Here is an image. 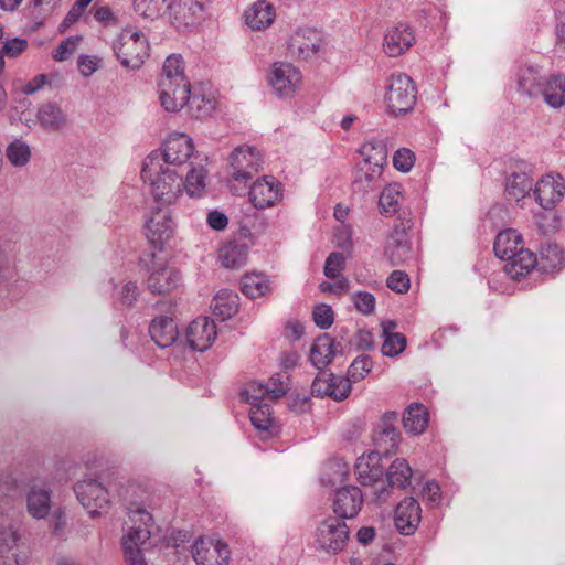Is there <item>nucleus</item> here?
<instances>
[{"label":"nucleus","mask_w":565,"mask_h":565,"mask_svg":"<svg viewBox=\"0 0 565 565\" xmlns=\"http://www.w3.org/2000/svg\"><path fill=\"white\" fill-rule=\"evenodd\" d=\"M129 518L134 526L121 541L125 561L129 565H146L143 551L158 544L161 540L160 529L145 509H129Z\"/></svg>","instance_id":"obj_1"},{"label":"nucleus","mask_w":565,"mask_h":565,"mask_svg":"<svg viewBox=\"0 0 565 565\" xmlns=\"http://www.w3.org/2000/svg\"><path fill=\"white\" fill-rule=\"evenodd\" d=\"M493 250L498 258L507 260L503 269L512 279H520L534 268L535 255L524 248L522 235L516 230L501 231L494 239Z\"/></svg>","instance_id":"obj_2"},{"label":"nucleus","mask_w":565,"mask_h":565,"mask_svg":"<svg viewBox=\"0 0 565 565\" xmlns=\"http://www.w3.org/2000/svg\"><path fill=\"white\" fill-rule=\"evenodd\" d=\"M140 174L145 182L150 183L154 200L162 205L172 204L182 193V177L173 169H163L158 156L146 158Z\"/></svg>","instance_id":"obj_3"},{"label":"nucleus","mask_w":565,"mask_h":565,"mask_svg":"<svg viewBox=\"0 0 565 565\" xmlns=\"http://www.w3.org/2000/svg\"><path fill=\"white\" fill-rule=\"evenodd\" d=\"M159 98L167 111H179L185 105L203 100L200 96H191V83L184 73H163L159 82Z\"/></svg>","instance_id":"obj_4"},{"label":"nucleus","mask_w":565,"mask_h":565,"mask_svg":"<svg viewBox=\"0 0 565 565\" xmlns=\"http://www.w3.org/2000/svg\"><path fill=\"white\" fill-rule=\"evenodd\" d=\"M154 252L140 256L139 264L148 271L147 287L153 295H164L173 291L181 282V273L154 262Z\"/></svg>","instance_id":"obj_5"},{"label":"nucleus","mask_w":565,"mask_h":565,"mask_svg":"<svg viewBox=\"0 0 565 565\" xmlns=\"http://www.w3.org/2000/svg\"><path fill=\"white\" fill-rule=\"evenodd\" d=\"M417 89L407 73L392 74L386 93L387 109L397 117L413 110Z\"/></svg>","instance_id":"obj_6"},{"label":"nucleus","mask_w":565,"mask_h":565,"mask_svg":"<svg viewBox=\"0 0 565 565\" xmlns=\"http://www.w3.org/2000/svg\"><path fill=\"white\" fill-rule=\"evenodd\" d=\"M114 53L122 67L136 71L149 56V43L143 33L126 31L114 46Z\"/></svg>","instance_id":"obj_7"},{"label":"nucleus","mask_w":565,"mask_h":565,"mask_svg":"<svg viewBox=\"0 0 565 565\" xmlns=\"http://www.w3.org/2000/svg\"><path fill=\"white\" fill-rule=\"evenodd\" d=\"M350 530L345 521L334 515L322 520L315 532L317 547L329 554H338L347 546Z\"/></svg>","instance_id":"obj_8"},{"label":"nucleus","mask_w":565,"mask_h":565,"mask_svg":"<svg viewBox=\"0 0 565 565\" xmlns=\"http://www.w3.org/2000/svg\"><path fill=\"white\" fill-rule=\"evenodd\" d=\"M323 39L316 29H299L287 43L288 52L298 61H311L318 57L322 49Z\"/></svg>","instance_id":"obj_9"},{"label":"nucleus","mask_w":565,"mask_h":565,"mask_svg":"<svg viewBox=\"0 0 565 565\" xmlns=\"http://www.w3.org/2000/svg\"><path fill=\"white\" fill-rule=\"evenodd\" d=\"M173 234L174 222L169 207H154L146 222V236L148 241L154 248L161 250L163 244L171 239Z\"/></svg>","instance_id":"obj_10"},{"label":"nucleus","mask_w":565,"mask_h":565,"mask_svg":"<svg viewBox=\"0 0 565 565\" xmlns=\"http://www.w3.org/2000/svg\"><path fill=\"white\" fill-rule=\"evenodd\" d=\"M196 565H228L231 551L222 540L200 537L192 547Z\"/></svg>","instance_id":"obj_11"},{"label":"nucleus","mask_w":565,"mask_h":565,"mask_svg":"<svg viewBox=\"0 0 565 565\" xmlns=\"http://www.w3.org/2000/svg\"><path fill=\"white\" fill-rule=\"evenodd\" d=\"M74 492L79 503L93 516L98 513V509H103L109 502L107 489L99 480L94 478L77 481L74 486Z\"/></svg>","instance_id":"obj_12"},{"label":"nucleus","mask_w":565,"mask_h":565,"mask_svg":"<svg viewBox=\"0 0 565 565\" xmlns=\"http://www.w3.org/2000/svg\"><path fill=\"white\" fill-rule=\"evenodd\" d=\"M231 175L235 181H247L262 167L259 153L252 147H237L230 156Z\"/></svg>","instance_id":"obj_13"},{"label":"nucleus","mask_w":565,"mask_h":565,"mask_svg":"<svg viewBox=\"0 0 565 565\" xmlns=\"http://www.w3.org/2000/svg\"><path fill=\"white\" fill-rule=\"evenodd\" d=\"M248 196L256 209L264 210L281 201L282 185L276 178L266 175L253 183Z\"/></svg>","instance_id":"obj_14"},{"label":"nucleus","mask_w":565,"mask_h":565,"mask_svg":"<svg viewBox=\"0 0 565 565\" xmlns=\"http://www.w3.org/2000/svg\"><path fill=\"white\" fill-rule=\"evenodd\" d=\"M363 505V493L356 486H344L334 492L332 509L334 516L345 521L355 518Z\"/></svg>","instance_id":"obj_15"},{"label":"nucleus","mask_w":565,"mask_h":565,"mask_svg":"<svg viewBox=\"0 0 565 565\" xmlns=\"http://www.w3.org/2000/svg\"><path fill=\"white\" fill-rule=\"evenodd\" d=\"M185 337L192 350L204 352L217 337L216 324L207 317H199L189 324Z\"/></svg>","instance_id":"obj_16"},{"label":"nucleus","mask_w":565,"mask_h":565,"mask_svg":"<svg viewBox=\"0 0 565 565\" xmlns=\"http://www.w3.org/2000/svg\"><path fill=\"white\" fill-rule=\"evenodd\" d=\"M564 190V180L561 174L556 177L546 174L536 182L533 194L541 207L552 210L563 199Z\"/></svg>","instance_id":"obj_17"},{"label":"nucleus","mask_w":565,"mask_h":565,"mask_svg":"<svg viewBox=\"0 0 565 565\" xmlns=\"http://www.w3.org/2000/svg\"><path fill=\"white\" fill-rule=\"evenodd\" d=\"M193 152V140L185 134H173L162 145V158L167 164L182 166Z\"/></svg>","instance_id":"obj_18"},{"label":"nucleus","mask_w":565,"mask_h":565,"mask_svg":"<svg viewBox=\"0 0 565 565\" xmlns=\"http://www.w3.org/2000/svg\"><path fill=\"white\" fill-rule=\"evenodd\" d=\"M384 255L391 266L404 265L412 258V245L405 227L395 226L387 237Z\"/></svg>","instance_id":"obj_19"},{"label":"nucleus","mask_w":565,"mask_h":565,"mask_svg":"<svg viewBox=\"0 0 565 565\" xmlns=\"http://www.w3.org/2000/svg\"><path fill=\"white\" fill-rule=\"evenodd\" d=\"M397 418V412H385L373 433V441L375 446L386 454L396 449L399 443V431L395 425Z\"/></svg>","instance_id":"obj_20"},{"label":"nucleus","mask_w":565,"mask_h":565,"mask_svg":"<svg viewBox=\"0 0 565 565\" xmlns=\"http://www.w3.org/2000/svg\"><path fill=\"white\" fill-rule=\"evenodd\" d=\"M420 520L422 509L415 498H405L397 504L394 513V522L401 534H413L418 527Z\"/></svg>","instance_id":"obj_21"},{"label":"nucleus","mask_w":565,"mask_h":565,"mask_svg":"<svg viewBox=\"0 0 565 565\" xmlns=\"http://www.w3.org/2000/svg\"><path fill=\"white\" fill-rule=\"evenodd\" d=\"M28 513L36 520L45 519L52 508V491L43 484L32 481L25 493Z\"/></svg>","instance_id":"obj_22"},{"label":"nucleus","mask_w":565,"mask_h":565,"mask_svg":"<svg viewBox=\"0 0 565 565\" xmlns=\"http://www.w3.org/2000/svg\"><path fill=\"white\" fill-rule=\"evenodd\" d=\"M169 15L180 26H193L203 20V6L196 0H170Z\"/></svg>","instance_id":"obj_23"},{"label":"nucleus","mask_w":565,"mask_h":565,"mask_svg":"<svg viewBox=\"0 0 565 565\" xmlns=\"http://www.w3.org/2000/svg\"><path fill=\"white\" fill-rule=\"evenodd\" d=\"M290 390V377L286 371L275 373L266 384L252 383L246 391H249L255 401L263 399L265 396L271 399H279Z\"/></svg>","instance_id":"obj_24"},{"label":"nucleus","mask_w":565,"mask_h":565,"mask_svg":"<svg viewBox=\"0 0 565 565\" xmlns=\"http://www.w3.org/2000/svg\"><path fill=\"white\" fill-rule=\"evenodd\" d=\"M415 36L412 29L404 23L390 28L384 36V52L392 57L405 53L414 43Z\"/></svg>","instance_id":"obj_25"},{"label":"nucleus","mask_w":565,"mask_h":565,"mask_svg":"<svg viewBox=\"0 0 565 565\" xmlns=\"http://www.w3.org/2000/svg\"><path fill=\"white\" fill-rule=\"evenodd\" d=\"M148 332L151 340L162 349L171 347L179 337L175 321L172 317L164 315L154 317L151 320Z\"/></svg>","instance_id":"obj_26"},{"label":"nucleus","mask_w":565,"mask_h":565,"mask_svg":"<svg viewBox=\"0 0 565 565\" xmlns=\"http://www.w3.org/2000/svg\"><path fill=\"white\" fill-rule=\"evenodd\" d=\"M354 473L362 486H373L381 480L384 468L381 465L380 452L371 451L367 456L359 457L354 465Z\"/></svg>","instance_id":"obj_27"},{"label":"nucleus","mask_w":565,"mask_h":565,"mask_svg":"<svg viewBox=\"0 0 565 565\" xmlns=\"http://www.w3.org/2000/svg\"><path fill=\"white\" fill-rule=\"evenodd\" d=\"M276 18L273 3L266 0H257L244 12L245 23L252 30H263L270 26Z\"/></svg>","instance_id":"obj_28"},{"label":"nucleus","mask_w":565,"mask_h":565,"mask_svg":"<svg viewBox=\"0 0 565 565\" xmlns=\"http://www.w3.org/2000/svg\"><path fill=\"white\" fill-rule=\"evenodd\" d=\"M248 250V243L234 238L222 245L218 250V258L224 267L237 269L247 263Z\"/></svg>","instance_id":"obj_29"},{"label":"nucleus","mask_w":565,"mask_h":565,"mask_svg":"<svg viewBox=\"0 0 565 565\" xmlns=\"http://www.w3.org/2000/svg\"><path fill=\"white\" fill-rule=\"evenodd\" d=\"M337 343L328 333L320 334L310 349L309 360L311 364L323 371L337 353Z\"/></svg>","instance_id":"obj_30"},{"label":"nucleus","mask_w":565,"mask_h":565,"mask_svg":"<svg viewBox=\"0 0 565 565\" xmlns=\"http://www.w3.org/2000/svg\"><path fill=\"white\" fill-rule=\"evenodd\" d=\"M278 97H291L302 82L301 73H268L266 78Z\"/></svg>","instance_id":"obj_31"},{"label":"nucleus","mask_w":565,"mask_h":565,"mask_svg":"<svg viewBox=\"0 0 565 565\" xmlns=\"http://www.w3.org/2000/svg\"><path fill=\"white\" fill-rule=\"evenodd\" d=\"M402 422L406 433L419 435L428 427L429 412L424 404L412 403L405 409Z\"/></svg>","instance_id":"obj_32"},{"label":"nucleus","mask_w":565,"mask_h":565,"mask_svg":"<svg viewBox=\"0 0 565 565\" xmlns=\"http://www.w3.org/2000/svg\"><path fill=\"white\" fill-rule=\"evenodd\" d=\"M533 191V179L525 171H513L505 179L508 200L519 202Z\"/></svg>","instance_id":"obj_33"},{"label":"nucleus","mask_w":565,"mask_h":565,"mask_svg":"<svg viewBox=\"0 0 565 565\" xmlns=\"http://www.w3.org/2000/svg\"><path fill=\"white\" fill-rule=\"evenodd\" d=\"M36 118L42 128L57 131L66 126V115L62 108L52 102L42 104L36 113Z\"/></svg>","instance_id":"obj_34"},{"label":"nucleus","mask_w":565,"mask_h":565,"mask_svg":"<svg viewBox=\"0 0 565 565\" xmlns=\"http://www.w3.org/2000/svg\"><path fill=\"white\" fill-rule=\"evenodd\" d=\"M211 308L215 317L225 321L237 313L238 295L231 290L223 289L213 298Z\"/></svg>","instance_id":"obj_35"},{"label":"nucleus","mask_w":565,"mask_h":565,"mask_svg":"<svg viewBox=\"0 0 565 565\" xmlns=\"http://www.w3.org/2000/svg\"><path fill=\"white\" fill-rule=\"evenodd\" d=\"M564 262L563 250L557 244H546L540 250V256H535L534 267L541 273H553L558 270Z\"/></svg>","instance_id":"obj_36"},{"label":"nucleus","mask_w":565,"mask_h":565,"mask_svg":"<svg viewBox=\"0 0 565 565\" xmlns=\"http://www.w3.org/2000/svg\"><path fill=\"white\" fill-rule=\"evenodd\" d=\"M246 398L245 401L252 405L249 411V418L255 428L262 431H267L273 425V416L270 406L266 403H263V399L255 401L252 397L249 391H245Z\"/></svg>","instance_id":"obj_37"},{"label":"nucleus","mask_w":565,"mask_h":565,"mask_svg":"<svg viewBox=\"0 0 565 565\" xmlns=\"http://www.w3.org/2000/svg\"><path fill=\"white\" fill-rule=\"evenodd\" d=\"M340 383L344 384L342 392L329 391L330 385H327V373L320 371L311 384V393L316 397L323 398L328 396L333 401L341 402L350 395L352 385L349 383V380H340Z\"/></svg>","instance_id":"obj_38"},{"label":"nucleus","mask_w":565,"mask_h":565,"mask_svg":"<svg viewBox=\"0 0 565 565\" xmlns=\"http://www.w3.org/2000/svg\"><path fill=\"white\" fill-rule=\"evenodd\" d=\"M387 150L385 146H377L374 154L369 156V163L373 164L372 172L362 171L364 173V183L361 184V192H369L373 189L374 182L380 179L383 172V167L386 164Z\"/></svg>","instance_id":"obj_39"},{"label":"nucleus","mask_w":565,"mask_h":565,"mask_svg":"<svg viewBox=\"0 0 565 565\" xmlns=\"http://www.w3.org/2000/svg\"><path fill=\"white\" fill-rule=\"evenodd\" d=\"M412 468L404 458L395 459L386 471V479L391 488L405 489L411 484Z\"/></svg>","instance_id":"obj_40"},{"label":"nucleus","mask_w":565,"mask_h":565,"mask_svg":"<svg viewBox=\"0 0 565 565\" xmlns=\"http://www.w3.org/2000/svg\"><path fill=\"white\" fill-rule=\"evenodd\" d=\"M170 0H135L134 10L139 15L156 20L169 12Z\"/></svg>","instance_id":"obj_41"},{"label":"nucleus","mask_w":565,"mask_h":565,"mask_svg":"<svg viewBox=\"0 0 565 565\" xmlns=\"http://www.w3.org/2000/svg\"><path fill=\"white\" fill-rule=\"evenodd\" d=\"M269 289L267 279L260 275H245L241 281V290L249 298H257Z\"/></svg>","instance_id":"obj_42"},{"label":"nucleus","mask_w":565,"mask_h":565,"mask_svg":"<svg viewBox=\"0 0 565 565\" xmlns=\"http://www.w3.org/2000/svg\"><path fill=\"white\" fill-rule=\"evenodd\" d=\"M31 480L23 477L17 470H6L0 475V491L4 495L14 494L23 484H30Z\"/></svg>","instance_id":"obj_43"},{"label":"nucleus","mask_w":565,"mask_h":565,"mask_svg":"<svg viewBox=\"0 0 565 565\" xmlns=\"http://www.w3.org/2000/svg\"><path fill=\"white\" fill-rule=\"evenodd\" d=\"M401 192L397 185L386 186L379 199V209L382 214L394 215L398 211Z\"/></svg>","instance_id":"obj_44"},{"label":"nucleus","mask_w":565,"mask_h":565,"mask_svg":"<svg viewBox=\"0 0 565 565\" xmlns=\"http://www.w3.org/2000/svg\"><path fill=\"white\" fill-rule=\"evenodd\" d=\"M206 171L203 167L192 168L182 182V188L185 189L189 195H200L205 189Z\"/></svg>","instance_id":"obj_45"},{"label":"nucleus","mask_w":565,"mask_h":565,"mask_svg":"<svg viewBox=\"0 0 565 565\" xmlns=\"http://www.w3.org/2000/svg\"><path fill=\"white\" fill-rule=\"evenodd\" d=\"M31 157L29 146L21 141L14 140L7 148V158L14 167L25 166Z\"/></svg>","instance_id":"obj_46"},{"label":"nucleus","mask_w":565,"mask_h":565,"mask_svg":"<svg viewBox=\"0 0 565 565\" xmlns=\"http://www.w3.org/2000/svg\"><path fill=\"white\" fill-rule=\"evenodd\" d=\"M373 362L369 355H359L349 366L348 376L345 379H350V383L363 380L365 375L371 372Z\"/></svg>","instance_id":"obj_47"},{"label":"nucleus","mask_w":565,"mask_h":565,"mask_svg":"<svg viewBox=\"0 0 565 565\" xmlns=\"http://www.w3.org/2000/svg\"><path fill=\"white\" fill-rule=\"evenodd\" d=\"M406 348V337L403 333L387 334L382 345V353L385 356H396Z\"/></svg>","instance_id":"obj_48"},{"label":"nucleus","mask_w":565,"mask_h":565,"mask_svg":"<svg viewBox=\"0 0 565 565\" xmlns=\"http://www.w3.org/2000/svg\"><path fill=\"white\" fill-rule=\"evenodd\" d=\"M345 257L342 253H331L324 264L323 273L330 279H335L340 276V273L344 269Z\"/></svg>","instance_id":"obj_49"},{"label":"nucleus","mask_w":565,"mask_h":565,"mask_svg":"<svg viewBox=\"0 0 565 565\" xmlns=\"http://www.w3.org/2000/svg\"><path fill=\"white\" fill-rule=\"evenodd\" d=\"M312 318L317 327L321 330H327L334 320L332 308L326 303L318 305L313 308Z\"/></svg>","instance_id":"obj_50"},{"label":"nucleus","mask_w":565,"mask_h":565,"mask_svg":"<svg viewBox=\"0 0 565 565\" xmlns=\"http://www.w3.org/2000/svg\"><path fill=\"white\" fill-rule=\"evenodd\" d=\"M386 286L397 294H405L411 287V280L405 271L394 270L387 277Z\"/></svg>","instance_id":"obj_51"},{"label":"nucleus","mask_w":565,"mask_h":565,"mask_svg":"<svg viewBox=\"0 0 565 565\" xmlns=\"http://www.w3.org/2000/svg\"><path fill=\"white\" fill-rule=\"evenodd\" d=\"M82 41L81 35L68 36L63 40L54 50L53 58L55 61L67 60L76 50L77 44Z\"/></svg>","instance_id":"obj_52"},{"label":"nucleus","mask_w":565,"mask_h":565,"mask_svg":"<svg viewBox=\"0 0 565 565\" xmlns=\"http://www.w3.org/2000/svg\"><path fill=\"white\" fill-rule=\"evenodd\" d=\"M19 534L12 527H3L0 530V556L18 550Z\"/></svg>","instance_id":"obj_53"},{"label":"nucleus","mask_w":565,"mask_h":565,"mask_svg":"<svg viewBox=\"0 0 565 565\" xmlns=\"http://www.w3.org/2000/svg\"><path fill=\"white\" fill-rule=\"evenodd\" d=\"M415 162V154L406 148L398 149L393 157L394 168L401 172H408Z\"/></svg>","instance_id":"obj_54"},{"label":"nucleus","mask_w":565,"mask_h":565,"mask_svg":"<svg viewBox=\"0 0 565 565\" xmlns=\"http://www.w3.org/2000/svg\"><path fill=\"white\" fill-rule=\"evenodd\" d=\"M354 306L363 315H371L375 309V297L367 291H358L353 295Z\"/></svg>","instance_id":"obj_55"},{"label":"nucleus","mask_w":565,"mask_h":565,"mask_svg":"<svg viewBox=\"0 0 565 565\" xmlns=\"http://www.w3.org/2000/svg\"><path fill=\"white\" fill-rule=\"evenodd\" d=\"M377 146H384V143L382 141L372 140L361 146L359 152L363 157V160L360 162V171L372 172L373 164L371 162L369 163V156L374 154Z\"/></svg>","instance_id":"obj_56"},{"label":"nucleus","mask_w":565,"mask_h":565,"mask_svg":"<svg viewBox=\"0 0 565 565\" xmlns=\"http://www.w3.org/2000/svg\"><path fill=\"white\" fill-rule=\"evenodd\" d=\"M46 84V75L44 73H40L33 79L18 86L17 89L21 90L24 95H32L43 88Z\"/></svg>","instance_id":"obj_57"},{"label":"nucleus","mask_w":565,"mask_h":565,"mask_svg":"<svg viewBox=\"0 0 565 565\" xmlns=\"http://www.w3.org/2000/svg\"><path fill=\"white\" fill-rule=\"evenodd\" d=\"M28 46V42L24 39L14 38L7 41L2 46V52L10 56L15 57L21 54Z\"/></svg>","instance_id":"obj_58"},{"label":"nucleus","mask_w":565,"mask_h":565,"mask_svg":"<svg viewBox=\"0 0 565 565\" xmlns=\"http://www.w3.org/2000/svg\"><path fill=\"white\" fill-rule=\"evenodd\" d=\"M138 295H139L138 287H137L136 282H132V281L127 282L121 288V291H120L121 303L127 307H131L137 301Z\"/></svg>","instance_id":"obj_59"},{"label":"nucleus","mask_w":565,"mask_h":565,"mask_svg":"<svg viewBox=\"0 0 565 565\" xmlns=\"http://www.w3.org/2000/svg\"><path fill=\"white\" fill-rule=\"evenodd\" d=\"M4 565H25L29 559V553L24 550H12L2 556Z\"/></svg>","instance_id":"obj_60"},{"label":"nucleus","mask_w":565,"mask_h":565,"mask_svg":"<svg viewBox=\"0 0 565 565\" xmlns=\"http://www.w3.org/2000/svg\"><path fill=\"white\" fill-rule=\"evenodd\" d=\"M186 63L181 54H170L166 57L162 71H184Z\"/></svg>","instance_id":"obj_61"},{"label":"nucleus","mask_w":565,"mask_h":565,"mask_svg":"<svg viewBox=\"0 0 565 565\" xmlns=\"http://www.w3.org/2000/svg\"><path fill=\"white\" fill-rule=\"evenodd\" d=\"M77 65L79 68L86 67L88 71H98L105 67L103 58L96 55H81Z\"/></svg>","instance_id":"obj_62"},{"label":"nucleus","mask_w":565,"mask_h":565,"mask_svg":"<svg viewBox=\"0 0 565 565\" xmlns=\"http://www.w3.org/2000/svg\"><path fill=\"white\" fill-rule=\"evenodd\" d=\"M322 292L341 294L349 290V280L342 277L340 280L331 284L329 281H322L319 286Z\"/></svg>","instance_id":"obj_63"},{"label":"nucleus","mask_w":565,"mask_h":565,"mask_svg":"<svg viewBox=\"0 0 565 565\" xmlns=\"http://www.w3.org/2000/svg\"><path fill=\"white\" fill-rule=\"evenodd\" d=\"M227 216L220 211H212L207 214V224L211 228L222 231L227 226Z\"/></svg>","instance_id":"obj_64"}]
</instances>
